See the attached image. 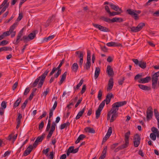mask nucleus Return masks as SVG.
<instances>
[{
    "label": "nucleus",
    "mask_w": 159,
    "mask_h": 159,
    "mask_svg": "<svg viewBox=\"0 0 159 159\" xmlns=\"http://www.w3.org/2000/svg\"><path fill=\"white\" fill-rule=\"evenodd\" d=\"M56 126V124L54 122H52V125L51 126V129L50 132L53 133V132L55 131V126Z\"/></svg>",
    "instance_id": "36"
},
{
    "label": "nucleus",
    "mask_w": 159,
    "mask_h": 159,
    "mask_svg": "<svg viewBox=\"0 0 159 159\" xmlns=\"http://www.w3.org/2000/svg\"><path fill=\"white\" fill-rule=\"evenodd\" d=\"M119 144V143H115L112 145H111L110 147V148L111 150H113Z\"/></svg>",
    "instance_id": "57"
},
{
    "label": "nucleus",
    "mask_w": 159,
    "mask_h": 159,
    "mask_svg": "<svg viewBox=\"0 0 159 159\" xmlns=\"http://www.w3.org/2000/svg\"><path fill=\"white\" fill-rule=\"evenodd\" d=\"M102 91L101 90H100L99 91L98 95V98L99 100H100L102 99Z\"/></svg>",
    "instance_id": "46"
},
{
    "label": "nucleus",
    "mask_w": 159,
    "mask_h": 159,
    "mask_svg": "<svg viewBox=\"0 0 159 159\" xmlns=\"http://www.w3.org/2000/svg\"><path fill=\"white\" fill-rule=\"evenodd\" d=\"M130 134L129 130L126 132L125 134L124 142L125 143L121 146L118 147L114 150L115 152H117L120 150L127 148L129 144V138Z\"/></svg>",
    "instance_id": "2"
},
{
    "label": "nucleus",
    "mask_w": 159,
    "mask_h": 159,
    "mask_svg": "<svg viewBox=\"0 0 159 159\" xmlns=\"http://www.w3.org/2000/svg\"><path fill=\"white\" fill-rule=\"evenodd\" d=\"M125 80V77H123L121 79H119L118 80V83L119 85H121L123 84L124 80Z\"/></svg>",
    "instance_id": "53"
},
{
    "label": "nucleus",
    "mask_w": 159,
    "mask_h": 159,
    "mask_svg": "<svg viewBox=\"0 0 159 159\" xmlns=\"http://www.w3.org/2000/svg\"><path fill=\"white\" fill-rule=\"evenodd\" d=\"M54 154L53 151L51 152L50 153L48 157H50V159H53L54 158Z\"/></svg>",
    "instance_id": "63"
},
{
    "label": "nucleus",
    "mask_w": 159,
    "mask_h": 159,
    "mask_svg": "<svg viewBox=\"0 0 159 159\" xmlns=\"http://www.w3.org/2000/svg\"><path fill=\"white\" fill-rule=\"evenodd\" d=\"M116 43L114 42H111L107 43V45L108 47H113L116 46Z\"/></svg>",
    "instance_id": "42"
},
{
    "label": "nucleus",
    "mask_w": 159,
    "mask_h": 159,
    "mask_svg": "<svg viewBox=\"0 0 159 159\" xmlns=\"http://www.w3.org/2000/svg\"><path fill=\"white\" fill-rule=\"evenodd\" d=\"M102 110L98 109L96 111V118L98 119L99 117Z\"/></svg>",
    "instance_id": "38"
},
{
    "label": "nucleus",
    "mask_w": 159,
    "mask_h": 159,
    "mask_svg": "<svg viewBox=\"0 0 159 159\" xmlns=\"http://www.w3.org/2000/svg\"><path fill=\"white\" fill-rule=\"evenodd\" d=\"M142 74H138L137 75L134 77V80H137L139 78L142 77Z\"/></svg>",
    "instance_id": "54"
},
{
    "label": "nucleus",
    "mask_w": 159,
    "mask_h": 159,
    "mask_svg": "<svg viewBox=\"0 0 159 159\" xmlns=\"http://www.w3.org/2000/svg\"><path fill=\"white\" fill-rule=\"evenodd\" d=\"M110 6L111 8L113 10L116 11H121L123 12V11L121 8H120L118 6L112 3H110Z\"/></svg>",
    "instance_id": "16"
},
{
    "label": "nucleus",
    "mask_w": 159,
    "mask_h": 159,
    "mask_svg": "<svg viewBox=\"0 0 159 159\" xmlns=\"http://www.w3.org/2000/svg\"><path fill=\"white\" fill-rule=\"evenodd\" d=\"M151 80L150 76H147L146 78H141L138 81L139 83L144 84L148 83Z\"/></svg>",
    "instance_id": "13"
},
{
    "label": "nucleus",
    "mask_w": 159,
    "mask_h": 159,
    "mask_svg": "<svg viewBox=\"0 0 159 159\" xmlns=\"http://www.w3.org/2000/svg\"><path fill=\"white\" fill-rule=\"evenodd\" d=\"M49 72V70L47 69L40 76H39L36 79L31 85L32 87H35L38 84V88H41L44 82L45 78Z\"/></svg>",
    "instance_id": "1"
},
{
    "label": "nucleus",
    "mask_w": 159,
    "mask_h": 159,
    "mask_svg": "<svg viewBox=\"0 0 159 159\" xmlns=\"http://www.w3.org/2000/svg\"><path fill=\"white\" fill-rule=\"evenodd\" d=\"M23 17V15L21 13H20L19 14V16L16 19V21H20L21 19Z\"/></svg>",
    "instance_id": "52"
},
{
    "label": "nucleus",
    "mask_w": 159,
    "mask_h": 159,
    "mask_svg": "<svg viewBox=\"0 0 159 159\" xmlns=\"http://www.w3.org/2000/svg\"><path fill=\"white\" fill-rule=\"evenodd\" d=\"M100 19L108 23H112V19H110V18L107 17H105L104 16H102L100 17Z\"/></svg>",
    "instance_id": "22"
},
{
    "label": "nucleus",
    "mask_w": 159,
    "mask_h": 159,
    "mask_svg": "<svg viewBox=\"0 0 159 159\" xmlns=\"http://www.w3.org/2000/svg\"><path fill=\"white\" fill-rule=\"evenodd\" d=\"M151 130L153 132V133L154 134H156V133H157V132H159V131L156 128L153 127H152L151 129Z\"/></svg>",
    "instance_id": "51"
},
{
    "label": "nucleus",
    "mask_w": 159,
    "mask_h": 159,
    "mask_svg": "<svg viewBox=\"0 0 159 159\" xmlns=\"http://www.w3.org/2000/svg\"><path fill=\"white\" fill-rule=\"evenodd\" d=\"M146 113L147 120L151 119L153 115L152 109L151 107L150 106L148 108Z\"/></svg>",
    "instance_id": "12"
},
{
    "label": "nucleus",
    "mask_w": 159,
    "mask_h": 159,
    "mask_svg": "<svg viewBox=\"0 0 159 159\" xmlns=\"http://www.w3.org/2000/svg\"><path fill=\"white\" fill-rule=\"evenodd\" d=\"M54 35H52L48 37L47 38H45L43 39V41L44 42H48V40H51L54 38Z\"/></svg>",
    "instance_id": "39"
},
{
    "label": "nucleus",
    "mask_w": 159,
    "mask_h": 159,
    "mask_svg": "<svg viewBox=\"0 0 159 159\" xmlns=\"http://www.w3.org/2000/svg\"><path fill=\"white\" fill-rule=\"evenodd\" d=\"M8 43V41L6 40H3L0 42V46H4Z\"/></svg>",
    "instance_id": "49"
},
{
    "label": "nucleus",
    "mask_w": 159,
    "mask_h": 159,
    "mask_svg": "<svg viewBox=\"0 0 159 159\" xmlns=\"http://www.w3.org/2000/svg\"><path fill=\"white\" fill-rule=\"evenodd\" d=\"M84 82V80L83 79H81L79 83L77 84V85H76V87H74V88L75 89H79L80 87L82 85V84H83V82Z\"/></svg>",
    "instance_id": "40"
},
{
    "label": "nucleus",
    "mask_w": 159,
    "mask_h": 159,
    "mask_svg": "<svg viewBox=\"0 0 159 159\" xmlns=\"http://www.w3.org/2000/svg\"><path fill=\"white\" fill-rule=\"evenodd\" d=\"M86 90V86L85 85H84L83 86L82 88V90L81 91V93L82 94H83V93H84L85 90Z\"/></svg>",
    "instance_id": "60"
},
{
    "label": "nucleus",
    "mask_w": 159,
    "mask_h": 159,
    "mask_svg": "<svg viewBox=\"0 0 159 159\" xmlns=\"http://www.w3.org/2000/svg\"><path fill=\"white\" fill-rule=\"evenodd\" d=\"M118 113H112V115L111 118L110 122H113L115 120H116V118L118 117Z\"/></svg>",
    "instance_id": "34"
},
{
    "label": "nucleus",
    "mask_w": 159,
    "mask_h": 159,
    "mask_svg": "<svg viewBox=\"0 0 159 159\" xmlns=\"http://www.w3.org/2000/svg\"><path fill=\"white\" fill-rule=\"evenodd\" d=\"M126 104V101L118 102L113 103L112 105L111 110L109 111L111 113H117L118 107L122 106Z\"/></svg>",
    "instance_id": "3"
},
{
    "label": "nucleus",
    "mask_w": 159,
    "mask_h": 159,
    "mask_svg": "<svg viewBox=\"0 0 159 159\" xmlns=\"http://www.w3.org/2000/svg\"><path fill=\"white\" fill-rule=\"evenodd\" d=\"M28 100L27 99H26L24 103L22 104V105L21 106V107L22 108V109L23 110L24 109L25 107H26V106L27 105V104L28 103Z\"/></svg>",
    "instance_id": "45"
},
{
    "label": "nucleus",
    "mask_w": 159,
    "mask_h": 159,
    "mask_svg": "<svg viewBox=\"0 0 159 159\" xmlns=\"http://www.w3.org/2000/svg\"><path fill=\"white\" fill-rule=\"evenodd\" d=\"M85 108V107H84L83 109H82V110H81L78 112V114H77V115L76 116L75 118V119L76 120L79 119L80 118V117H81L82 116L83 113L84 112Z\"/></svg>",
    "instance_id": "25"
},
{
    "label": "nucleus",
    "mask_w": 159,
    "mask_h": 159,
    "mask_svg": "<svg viewBox=\"0 0 159 159\" xmlns=\"http://www.w3.org/2000/svg\"><path fill=\"white\" fill-rule=\"evenodd\" d=\"M91 65V62L87 61L84 66V67L86 70H88L90 69Z\"/></svg>",
    "instance_id": "35"
},
{
    "label": "nucleus",
    "mask_w": 159,
    "mask_h": 159,
    "mask_svg": "<svg viewBox=\"0 0 159 159\" xmlns=\"http://www.w3.org/2000/svg\"><path fill=\"white\" fill-rule=\"evenodd\" d=\"M21 101V98H18L14 103L13 105L14 107H16L18 106Z\"/></svg>",
    "instance_id": "31"
},
{
    "label": "nucleus",
    "mask_w": 159,
    "mask_h": 159,
    "mask_svg": "<svg viewBox=\"0 0 159 159\" xmlns=\"http://www.w3.org/2000/svg\"><path fill=\"white\" fill-rule=\"evenodd\" d=\"M132 61L136 65L139 66L142 69H144L146 67V63L143 61H139L137 59H133Z\"/></svg>",
    "instance_id": "7"
},
{
    "label": "nucleus",
    "mask_w": 159,
    "mask_h": 159,
    "mask_svg": "<svg viewBox=\"0 0 159 159\" xmlns=\"http://www.w3.org/2000/svg\"><path fill=\"white\" fill-rule=\"evenodd\" d=\"M65 60L64 59H63L62 61H61V62L58 66L57 67H54L57 70V69H61L60 68L62 65V64L64 63Z\"/></svg>",
    "instance_id": "47"
},
{
    "label": "nucleus",
    "mask_w": 159,
    "mask_h": 159,
    "mask_svg": "<svg viewBox=\"0 0 159 159\" xmlns=\"http://www.w3.org/2000/svg\"><path fill=\"white\" fill-rule=\"evenodd\" d=\"M49 148H48L46 149L43 150L42 151V152L43 153L45 154L47 157H48V152L49 151Z\"/></svg>",
    "instance_id": "48"
},
{
    "label": "nucleus",
    "mask_w": 159,
    "mask_h": 159,
    "mask_svg": "<svg viewBox=\"0 0 159 159\" xmlns=\"http://www.w3.org/2000/svg\"><path fill=\"white\" fill-rule=\"evenodd\" d=\"M85 131L86 132H88L92 134H94L95 133V130L93 128H91L90 127H87L84 129Z\"/></svg>",
    "instance_id": "26"
},
{
    "label": "nucleus",
    "mask_w": 159,
    "mask_h": 159,
    "mask_svg": "<svg viewBox=\"0 0 159 159\" xmlns=\"http://www.w3.org/2000/svg\"><path fill=\"white\" fill-rule=\"evenodd\" d=\"M107 150V146H106L104 147L103 150L102 152V154L106 156Z\"/></svg>",
    "instance_id": "56"
},
{
    "label": "nucleus",
    "mask_w": 159,
    "mask_h": 159,
    "mask_svg": "<svg viewBox=\"0 0 159 159\" xmlns=\"http://www.w3.org/2000/svg\"><path fill=\"white\" fill-rule=\"evenodd\" d=\"M138 86L140 89L145 91H149L151 89V88L150 87L143 84H138Z\"/></svg>",
    "instance_id": "21"
},
{
    "label": "nucleus",
    "mask_w": 159,
    "mask_h": 159,
    "mask_svg": "<svg viewBox=\"0 0 159 159\" xmlns=\"http://www.w3.org/2000/svg\"><path fill=\"white\" fill-rule=\"evenodd\" d=\"M154 113L155 116L157 119L158 122V121H159V113L157 109H154Z\"/></svg>",
    "instance_id": "32"
},
{
    "label": "nucleus",
    "mask_w": 159,
    "mask_h": 159,
    "mask_svg": "<svg viewBox=\"0 0 159 159\" xmlns=\"http://www.w3.org/2000/svg\"><path fill=\"white\" fill-rule=\"evenodd\" d=\"M30 89L29 87H27L26 88L24 93V94L25 95H27L28 93L30 92Z\"/></svg>",
    "instance_id": "55"
},
{
    "label": "nucleus",
    "mask_w": 159,
    "mask_h": 159,
    "mask_svg": "<svg viewBox=\"0 0 159 159\" xmlns=\"http://www.w3.org/2000/svg\"><path fill=\"white\" fill-rule=\"evenodd\" d=\"M86 136L83 134L80 135L78 138L77 140L75 142L76 144H77L80 142V141L83 140L84 138H85Z\"/></svg>",
    "instance_id": "28"
},
{
    "label": "nucleus",
    "mask_w": 159,
    "mask_h": 159,
    "mask_svg": "<svg viewBox=\"0 0 159 159\" xmlns=\"http://www.w3.org/2000/svg\"><path fill=\"white\" fill-rule=\"evenodd\" d=\"M92 25L101 31L105 32H107L109 31V29L106 27H103L100 25L98 24H94L93 23L92 24Z\"/></svg>",
    "instance_id": "9"
},
{
    "label": "nucleus",
    "mask_w": 159,
    "mask_h": 159,
    "mask_svg": "<svg viewBox=\"0 0 159 159\" xmlns=\"http://www.w3.org/2000/svg\"><path fill=\"white\" fill-rule=\"evenodd\" d=\"M123 20L122 18L119 17H114L112 19V23L115 22H121L123 21Z\"/></svg>",
    "instance_id": "29"
},
{
    "label": "nucleus",
    "mask_w": 159,
    "mask_h": 159,
    "mask_svg": "<svg viewBox=\"0 0 159 159\" xmlns=\"http://www.w3.org/2000/svg\"><path fill=\"white\" fill-rule=\"evenodd\" d=\"M145 26V24L144 23H140L136 27L133 26L130 27V31L134 33L138 32L141 30Z\"/></svg>",
    "instance_id": "6"
},
{
    "label": "nucleus",
    "mask_w": 159,
    "mask_h": 159,
    "mask_svg": "<svg viewBox=\"0 0 159 159\" xmlns=\"http://www.w3.org/2000/svg\"><path fill=\"white\" fill-rule=\"evenodd\" d=\"M45 134H43L41 136H39L36 139V140L39 143L41 142L43 140V139L44 137L45 136Z\"/></svg>",
    "instance_id": "30"
},
{
    "label": "nucleus",
    "mask_w": 159,
    "mask_h": 159,
    "mask_svg": "<svg viewBox=\"0 0 159 159\" xmlns=\"http://www.w3.org/2000/svg\"><path fill=\"white\" fill-rule=\"evenodd\" d=\"M2 108L5 109L7 107L6 103L4 101H3L2 102L1 104Z\"/></svg>",
    "instance_id": "62"
},
{
    "label": "nucleus",
    "mask_w": 159,
    "mask_h": 159,
    "mask_svg": "<svg viewBox=\"0 0 159 159\" xmlns=\"http://www.w3.org/2000/svg\"><path fill=\"white\" fill-rule=\"evenodd\" d=\"M11 33H10V32L9 31H7L6 32H4L3 34L4 36L5 37H7V36H9Z\"/></svg>",
    "instance_id": "64"
},
{
    "label": "nucleus",
    "mask_w": 159,
    "mask_h": 159,
    "mask_svg": "<svg viewBox=\"0 0 159 159\" xmlns=\"http://www.w3.org/2000/svg\"><path fill=\"white\" fill-rule=\"evenodd\" d=\"M150 137L152 140L155 141L156 139V135L155 134L151 133L150 134Z\"/></svg>",
    "instance_id": "43"
},
{
    "label": "nucleus",
    "mask_w": 159,
    "mask_h": 159,
    "mask_svg": "<svg viewBox=\"0 0 159 159\" xmlns=\"http://www.w3.org/2000/svg\"><path fill=\"white\" fill-rule=\"evenodd\" d=\"M51 120L49 119L48 120V122L46 129V131H48L49 130L51 127Z\"/></svg>",
    "instance_id": "44"
},
{
    "label": "nucleus",
    "mask_w": 159,
    "mask_h": 159,
    "mask_svg": "<svg viewBox=\"0 0 159 159\" xmlns=\"http://www.w3.org/2000/svg\"><path fill=\"white\" fill-rule=\"evenodd\" d=\"M33 147L32 145H30L26 149L23 154V156H26L29 154L32 151Z\"/></svg>",
    "instance_id": "14"
},
{
    "label": "nucleus",
    "mask_w": 159,
    "mask_h": 159,
    "mask_svg": "<svg viewBox=\"0 0 159 159\" xmlns=\"http://www.w3.org/2000/svg\"><path fill=\"white\" fill-rule=\"evenodd\" d=\"M36 30L33 31L32 33L30 34L28 36H24L20 40L23 41L24 42L27 43L30 40L33 39L36 36Z\"/></svg>",
    "instance_id": "5"
},
{
    "label": "nucleus",
    "mask_w": 159,
    "mask_h": 159,
    "mask_svg": "<svg viewBox=\"0 0 159 159\" xmlns=\"http://www.w3.org/2000/svg\"><path fill=\"white\" fill-rule=\"evenodd\" d=\"M109 137H109L106 134L105 136L103 138L102 142V144L103 143H105L107 140V139L109 138Z\"/></svg>",
    "instance_id": "58"
},
{
    "label": "nucleus",
    "mask_w": 159,
    "mask_h": 159,
    "mask_svg": "<svg viewBox=\"0 0 159 159\" xmlns=\"http://www.w3.org/2000/svg\"><path fill=\"white\" fill-rule=\"evenodd\" d=\"M114 97L112 93H108L106 96V99L104 101L106 102V104H108L110 102L111 99L113 98Z\"/></svg>",
    "instance_id": "15"
},
{
    "label": "nucleus",
    "mask_w": 159,
    "mask_h": 159,
    "mask_svg": "<svg viewBox=\"0 0 159 159\" xmlns=\"http://www.w3.org/2000/svg\"><path fill=\"white\" fill-rule=\"evenodd\" d=\"M22 118V116L20 113H18V116L16 120L17 122H21V119Z\"/></svg>",
    "instance_id": "50"
},
{
    "label": "nucleus",
    "mask_w": 159,
    "mask_h": 159,
    "mask_svg": "<svg viewBox=\"0 0 159 159\" xmlns=\"http://www.w3.org/2000/svg\"><path fill=\"white\" fill-rule=\"evenodd\" d=\"M114 82L113 79L112 78H111L108 81V86L107 88V91H108L111 90L113 86Z\"/></svg>",
    "instance_id": "17"
},
{
    "label": "nucleus",
    "mask_w": 159,
    "mask_h": 159,
    "mask_svg": "<svg viewBox=\"0 0 159 159\" xmlns=\"http://www.w3.org/2000/svg\"><path fill=\"white\" fill-rule=\"evenodd\" d=\"M80 147L74 149V147L71 146L67 150L70 153H75L78 152Z\"/></svg>",
    "instance_id": "19"
},
{
    "label": "nucleus",
    "mask_w": 159,
    "mask_h": 159,
    "mask_svg": "<svg viewBox=\"0 0 159 159\" xmlns=\"http://www.w3.org/2000/svg\"><path fill=\"white\" fill-rule=\"evenodd\" d=\"M44 126V122L43 121H41V123L39 125V130L42 129Z\"/></svg>",
    "instance_id": "59"
},
{
    "label": "nucleus",
    "mask_w": 159,
    "mask_h": 159,
    "mask_svg": "<svg viewBox=\"0 0 159 159\" xmlns=\"http://www.w3.org/2000/svg\"><path fill=\"white\" fill-rule=\"evenodd\" d=\"M18 24V22H16L12 25H11L10 26L9 31L11 33L12 32L14 31V30L17 26Z\"/></svg>",
    "instance_id": "24"
},
{
    "label": "nucleus",
    "mask_w": 159,
    "mask_h": 159,
    "mask_svg": "<svg viewBox=\"0 0 159 159\" xmlns=\"http://www.w3.org/2000/svg\"><path fill=\"white\" fill-rule=\"evenodd\" d=\"M3 51H11L12 48L10 47H3Z\"/></svg>",
    "instance_id": "61"
},
{
    "label": "nucleus",
    "mask_w": 159,
    "mask_h": 159,
    "mask_svg": "<svg viewBox=\"0 0 159 159\" xmlns=\"http://www.w3.org/2000/svg\"><path fill=\"white\" fill-rule=\"evenodd\" d=\"M100 72V69L99 67H96L94 73V78L96 79L98 77Z\"/></svg>",
    "instance_id": "23"
},
{
    "label": "nucleus",
    "mask_w": 159,
    "mask_h": 159,
    "mask_svg": "<svg viewBox=\"0 0 159 159\" xmlns=\"http://www.w3.org/2000/svg\"><path fill=\"white\" fill-rule=\"evenodd\" d=\"M71 68L73 71L76 72L78 69V66L77 64L76 63H74L72 65Z\"/></svg>",
    "instance_id": "27"
},
{
    "label": "nucleus",
    "mask_w": 159,
    "mask_h": 159,
    "mask_svg": "<svg viewBox=\"0 0 159 159\" xmlns=\"http://www.w3.org/2000/svg\"><path fill=\"white\" fill-rule=\"evenodd\" d=\"M128 14L131 16L135 20L139 19L138 15L140 14L141 11L140 10H136L132 9H128L126 11Z\"/></svg>",
    "instance_id": "4"
},
{
    "label": "nucleus",
    "mask_w": 159,
    "mask_h": 159,
    "mask_svg": "<svg viewBox=\"0 0 159 159\" xmlns=\"http://www.w3.org/2000/svg\"><path fill=\"white\" fill-rule=\"evenodd\" d=\"M67 74V72L66 71L61 76V79L60 81L58 82V84L59 85H61L66 80Z\"/></svg>",
    "instance_id": "20"
},
{
    "label": "nucleus",
    "mask_w": 159,
    "mask_h": 159,
    "mask_svg": "<svg viewBox=\"0 0 159 159\" xmlns=\"http://www.w3.org/2000/svg\"><path fill=\"white\" fill-rule=\"evenodd\" d=\"M134 145L135 147H138L140 144L141 138L138 134H136L134 135Z\"/></svg>",
    "instance_id": "8"
},
{
    "label": "nucleus",
    "mask_w": 159,
    "mask_h": 159,
    "mask_svg": "<svg viewBox=\"0 0 159 159\" xmlns=\"http://www.w3.org/2000/svg\"><path fill=\"white\" fill-rule=\"evenodd\" d=\"M123 12H121V11H113L111 12V11L109 14V16H114L116 15H120V14Z\"/></svg>",
    "instance_id": "33"
},
{
    "label": "nucleus",
    "mask_w": 159,
    "mask_h": 159,
    "mask_svg": "<svg viewBox=\"0 0 159 159\" xmlns=\"http://www.w3.org/2000/svg\"><path fill=\"white\" fill-rule=\"evenodd\" d=\"M75 53L78 56V57L80 58L79 64L81 67L83 62V52L80 51H77L75 52Z\"/></svg>",
    "instance_id": "10"
},
{
    "label": "nucleus",
    "mask_w": 159,
    "mask_h": 159,
    "mask_svg": "<svg viewBox=\"0 0 159 159\" xmlns=\"http://www.w3.org/2000/svg\"><path fill=\"white\" fill-rule=\"evenodd\" d=\"M107 71L109 76H111L114 75L113 70L110 66H107Z\"/></svg>",
    "instance_id": "18"
},
{
    "label": "nucleus",
    "mask_w": 159,
    "mask_h": 159,
    "mask_svg": "<svg viewBox=\"0 0 159 159\" xmlns=\"http://www.w3.org/2000/svg\"><path fill=\"white\" fill-rule=\"evenodd\" d=\"M23 28L19 32L17 36V39L16 40H14L13 41V43L16 44H17L20 42L21 41L20 40L21 38V37L22 36L23 33Z\"/></svg>",
    "instance_id": "11"
},
{
    "label": "nucleus",
    "mask_w": 159,
    "mask_h": 159,
    "mask_svg": "<svg viewBox=\"0 0 159 159\" xmlns=\"http://www.w3.org/2000/svg\"><path fill=\"white\" fill-rule=\"evenodd\" d=\"M8 0H4L2 4L0 5V10L2 8V7L7 4L9 5V3H8Z\"/></svg>",
    "instance_id": "37"
},
{
    "label": "nucleus",
    "mask_w": 159,
    "mask_h": 159,
    "mask_svg": "<svg viewBox=\"0 0 159 159\" xmlns=\"http://www.w3.org/2000/svg\"><path fill=\"white\" fill-rule=\"evenodd\" d=\"M105 102L103 100L102 101V102L100 104V105H99L98 108V109H99L101 110H102L104 106H105Z\"/></svg>",
    "instance_id": "41"
}]
</instances>
